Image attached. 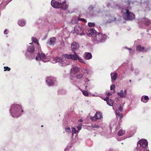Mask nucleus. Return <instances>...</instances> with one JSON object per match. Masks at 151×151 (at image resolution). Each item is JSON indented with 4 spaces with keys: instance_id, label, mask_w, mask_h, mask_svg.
<instances>
[{
    "instance_id": "f257e3e1",
    "label": "nucleus",
    "mask_w": 151,
    "mask_h": 151,
    "mask_svg": "<svg viewBox=\"0 0 151 151\" xmlns=\"http://www.w3.org/2000/svg\"><path fill=\"white\" fill-rule=\"evenodd\" d=\"M25 55L27 58L30 59H33L35 58L36 60L37 61H39L42 59V61L45 63L49 61L50 60V57L49 56L46 55L43 53L41 52L40 53L38 51L35 54V55L33 56L29 55L27 53H26Z\"/></svg>"
},
{
    "instance_id": "f03ea898",
    "label": "nucleus",
    "mask_w": 151,
    "mask_h": 151,
    "mask_svg": "<svg viewBox=\"0 0 151 151\" xmlns=\"http://www.w3.org/2000/svg\"><path fill=\"white\" fill-rule=\"evenodd\" d=\"M10 113L13 117H18L21 114V112H23L21 106L18 104H12L9 109Z\"/></svg>"
},
{
    "instance_id": "7ed1b4c3",
    "label": "nucleus",
    "mask_w": 151,
    "mask_h": 151,
    "mask_svg": "<svg viewBox=\"0 0 151 151\" xmlns=\"http://www.w3.org/2000/svg\"><path fill=\"white\" fill-rule=\"evenodd\" d=\"M106 37V34L98 33L94 36H92V41L95 43L103 42L105 41Z\"/></svg>"
},
{
    "instance_id": "20e7f679",
    "label": "nucleus",
    "mask_w": 151,
    "mask_h": 151,
    "mask_svg": "<svg viewBox=\"0 0 151 151\" xmlns=\"http://www.w3.org/2000/svg\"><path fill=\"white\" fill-rule=\"evenodd\" d=\"M66 3L65 0L63 2L60 1V2L54 0H52L51 1V5L53 8L56 9L60 8L61 10L64 11L66 10Z\"/></svg>"
},
{
    "instance_id": "39448f33",
    "label": "nucleus",
    "mask_w": 151,
    "mask_h": 151,
    "mask_svg": "<svg viewBox=\"0 0 151 151\" xmlns=\"http://www.w3.org/2000/svg\"><path fill=\"white\" fill-rule=\"evenodd\" d=\"M123 16L127 20H132L135 18V15L132 12L129 11V7H127L122 9Z\"/></svg>"
},
{
    "instance_id": "423d86ee",
    "label": "nucleus",
    "mask_w": 151,
    "mask_h": 151,
    "mask_svg": "<svg viewBox=\"0 0 151 151\" xmlns=\"http://www.w3.org/2000/svg\"><path fill=\"white\" fill-rule=\"evenodd\" d=\"M66 54L62 56V58L56 57L54 58L55 63L59 62L60 65L62 67H65L66 65Z\"/></svg>"
},
{
    "instance_id": "0eeeda50",
    "label": "nucleus",
    "mask_w": 151,
    "mask_h": 151,
    "mask_svg": "<svg viewBox=\"0 0 151 151\" xmlns=\"http://www.w3.org/2000/svg\"><path fill=\"white\" fill-rule=\"evenodd\" d=\"M32 42L29 43V44L30 45L27 46V52H26L25 53H27L29 55L33 56L35 55V54L37 53V52L35 50L34 46L32 45Z\"/></svg>"
},
{
    "instance_id": "6e6552de",
    "label": "nucleus",
    "mask_w": 151,
    "mask_h": 151,
    "mask_svg": "<svg viewBox=\"0 0 151 151\" xmlns=\"http://www.w3.org/2000/svg\"><path fill=\"white\" fill-rule=\"evenodd\" d=\"M148 143L146 141L144 140H140L137 143V147L139 148V150H144L147 147Z\"/></svg>"
},
{
    "instance_id": "1a4fd4ad",
    "label": "nucleus",
    "mask_w": 151,
    "mask_h": 151,
    "mask_svg": "<svg viewBox=\"0 0 151 151\" xmlns=\"http://www.w3.org/2000/svg\"><path fill=\"white\" fill-rule=\"evenodd\" d=\"M46 80L47 84L49 86H53L55 83L56 82V78L52 76L47 77Z\"/></svg>"
},
{
    "instance_id": "9d476101",
    "label": "nucleus",
    "mask_w": 151,
    "mask_h": 151,
    "mask_svg": "<svg viewBox=\"0 0 151 151\" xmlns=\"http://www.w3.org/2000/svg\"><path fill=\"white\" fill-rule=\"evenodd\" d=\"M74 30L76 33L78 35H84V33L82 30V27L81 26L76 25L75 27Z\"/></svg>"
},
{
    "instance_id": "9b49d317",
    "label": "nucleus",
    "mask_w": 151,
    "mask_h": 151,
    "mask_svg": "<svg viewBox=\"0 0 151 151\" xmlns=\"http://www.w3.org/2000/svg\"><path fill=\"white\" fill-rule=\"evenodd\" d=\"M73 52L75 54L74 55L67 54V58L75 60H77L78 58V55L75 52Z\"/></svg>"
},
{
    "instance_id": "f8f14e48",
    "label": "nucleus",
    "mask_w": 151,
    "mask_h": 151,
    "mask_svg": "<svg viewBox=\"0 0 151 151\" xmlns=\"http://www.w3.org/2000/svg\"><path fill=\"white\" fill-rule=\"evenodd\" d=\"M79 47V45L78 43L73 42L71 44V47L73 52L78 50Z\"/></svg>"
},
{
    "instance_id": "ddd939ff",
    "label": "nucleus",
    "mask_w": 151,
    "mask_h": 151,
    "mask_svg": "<svg viewBox=\"0 0 151 151\" xmlns=\"http://www.w3.org/2000/svg\"><path fill=\"white\" fill-rule=\"evenodd\" d=\"M96 32L93 29H91L88 30L87 33L88 36L91 37V36H94L96 34Z\"/></svg>"
},
{
    "instance_id": "4468645a",
    "label": "nucleus",
    "mask_w": 151,
    "mask_h": 151,
    "mask_svg": "<svg viewBox=\"0 0 151 151\" xmlns=\"http://www.w3.org/2000/svg\"><path fill=\"white\" fill-rule=\"evenodd\" d=\"M80 70V68L77 66H74L71 69V72L72 73L76 74L78 73Z\"/></svg>"
},
{
    "instance_id": "2eb2a0df",
    "label": "nucleus",
    "mask_w": 151,
    "mask_h": 151,
    "mask_svg": "<svg viewBox=\"0 0 151 151\" xmlns=\"http://www.w3.org/2000/svg\"><path fill=\"white\" fill-rule=\"evenodd\" d=\"M56 39L55 37L51 38L47 42V44L49 45H53L55 42Z\"/></svg>"
},
{
    "instance_id": "dca6fc26",
    "label": "nucleus",
    "mask_w": 151,
    "mask_h": 151,
    "mask_svg": "<svg viewBox=\"0 0 151 151\" xmlns=\"http://www.w3.org/2000/svg\"><path fill=\"white\" fill-rule=\"evenodd\" d=\"M117 93L118 95L121 97H125L127 94V90H125L123 92V90H122L121 91L120 93L118 92Z\"/></svg>"
},
{
    "instance_id": "f3484780",
    "label": "nucleus",
    "mask_w": 151,
    "mask_h": 151,
    "mask_svg": "<svg viewBox=\"0 0 151 151\" xmlns=\"http://www.w3.org/2000/svg\"><path fill=\"white\" fill-rule=\"evenodd\" d=\"M18 24L19 26L23 27L25 25L26 22L24 20L20 19L18 21Z\"/></svg>"
},
{
    "instance_id": "a211bd4d",
    "label": "nucleus",
    "mask_w": 151,
    "mask_h": 151,
    "mask_svg": "<svg viewBox=\"0 0 151 151\" xmlns=\"http://www.w3.org/2000/svg\"><path fill=\"white\" fill-rule=\"evenodd\" d=\"M136 50L138 51H142L144 50L145 52L147 51V50H145V47L142 46L140 45H139L137 46Z\"/></svg>"
},
{
    "instance_id": "6ab92c4d",
    "label": "nucleus",
    "mask_w": 151,
    "mask_h": 151,
    "mask_svg": "<svg viewBox=\"0 0 151 151\" xmlns=\"http://www.w3.org/2000/svg\"><path fill=\"white\" fill-rule=\"evenodd\" d=\"M84 55L85 58L86 60H89L91 58L92 55L90 52H87L85 53Z\"/></svg>"
},
{
    "instance_id": "aec40b11",
    "label": "nucleus",
    "mask_w": 151,
    "mask_h": 151,
    "mask_svg": "<svg viewBox=\"0 0 151 151\" xmlns=\"http://www.w3.org/2000/svg\"><path fill=\"white\" fill-rule=\"evenodd\" d=\"M149 100V98L147 96H142L141 98V101L144 103L147 102Z\"/></svg>"
},
{
    "instance_id": "412c9836",
    "label": "nucleus",
    "mask_w": 151,
    "mask_h": 151,
    "mask_svg": "<svg viewBox=\"0 0 151 151\" xmlns=\"http://www.w3.org/2000/svg\"><path fill=\"white\" fill-rule=\"evenodd\" d=\"M113 73H111V79L113 81L115 80L117 76V73H113V75H112Z\"/></svg>"
},
{
    "instance_id": "4be33fe9",
    "label": "nucleus",
    "mask_w": 151,
    "mask_h": 151,
    "mask_svg": "<svg viewBox=\"0 0 151 151\" xmlns=\"http://www.w3.org/2000/svg\"><path fill=\"white\" fill-rule=\"evenodd\" d=\"M107 103L109 105L112 106L114 103L113 101L111 99H109L107 101Z\"/></svg>"
},
{
    "instance_id": "5701e85b",
    "label": "nucleus",
    "mask_w": 151,
    "mask_h": 151,
    "mask_svg": "<svg viewBox=\"0 0 151 151\" xmlns=\"http://www.w3.org/2000/svg\"><path fill=\"white\" fill-rule=\"evenodd\" d=\"M125 133V131L122 130L121 129L120 130L118 133V135L119 136H122Z\"/></svg>"
},
{
    "instance_id": "b1692460",
    "label": "nucleus",
    "mask_w": 151,
    "mask_h": 151,
    "mask_svg": "<svg viewBox=\"0 0 151 151\" xmlns=\"http://www.w3.org/2000/svg\"><path fill=\"white\" fill-rule=\"evenodd\" d=\"M65 90L63 89H60L58 91V94H63L65 93Z\"/></svg>"
},
{
    "instance_id": "393cba45",
    "label": "nucleus",
    "mask_w": 151,
    "mask_h": 151,
    "mask_svg": "<svg viewBox=\"0 0 151 151\" xmlns=\"http://www.w3.org/2000/svg\"><path fill=\"white\" fill-rule=\"evenodd\" d=\"M95 115L96 117V119H101V113L100 112H96Z\"/></svg>"
},
{
    "instance_id": "a878e982",
    "label": "nucleus",
    "mask_w": 151,
    "mask_h": 151,
    "mask_svg": "<svg viewBox=\"0 0 151 151\" xmlns=\"http://www.w3.org/2000/svg\"><path fill=\"white\" fill-rule=\"evenodd\" d=\"M94 9V7L93 6H90L88 8L87 10V12L90 13L92 12Z\"/></svg>"
},
{
    "instance_id": "bb28decb",
    "label": "nucleus",
    "mask_w": 151,
    "mask_h": 151,
    "mask_svg": "<svg viewBox=\"0 0 151 151\" xmlns=\"http://www.w3.org/2000/svg\"><path fill=\"white\" fill-rule=\"evenodd\" d=\"M32 40L33 42L35 43H36L39 46L40 45L39 44L38 42V41L36 38L32 37Z\"/></svg>"
},
{
    "instance_id": "cd10ccee",
    "label": "nucleus",
    "mask_w": 151,
    "mask_h": 151,
    "mask_svg": "<svg viewBox=\"0 0 151 151\" xmlns=\"http://www.w3.org/2000/svg\"><path fill=\"white\" fill-rule=\"evenodd\" d=\"M83 77V75L81 73L77 74L76 76V78L77 79H81Z\"/></svg>"
},
{
    "instance_id": "c85d7f7f",
    "label": "nucleus",
    "mask_w": 151,
    "mask_h": 151,
    "mask_svg": "<svg viewBox=\"0 0 151 151\" xmlns=\"http://www.w3.org/2000/svg\"><path fill=\"white\" fill-rule=\"evenodd\" d=\"M116 114L120 117V119L123 117V114H121L120 111H118V110H116Z\"/></svg>"
},
{
    "instance_id": "c756f323",
    "label": "nucleus",
    "mask_w": 151,
    "mask_h": 151,
    "mask_svg": "<svg viewBox=\"0 0 151 151\" xmlns=\"http://www.w3.org/2000/svg\"><path fill=\"white\" fill-rule=\"evenodd\" d=\"M151 23L150 20L148 19L145 23V25L146 26H149Z\"/></svg>"
},
{
    "instance_id": "7c9ffc66",
    "label": "nucleus",
    "mask_w": 151,
    "mask_h": 151,
    "mask_svg": "<svg viewBox=\"0 0 151 151\" xmlns=\"http://www.w3.org/2000/svg\"><path fill=\"white\" fill-rule=\"evenodd\" d=\"M82 93L84 96H88V93L87 91H82Z\"/></svg>"
},
{
    "instance_id": "2f4dec72",
    "label": "nucleus",
    "mask_w": 151,
    "mask_h": 151,
    "mask_svg": "<svg viewBox=\"0 0 151 151\" xmlns=\"http://www.w3.org/2000/svg\"><path fill=\"white\" fill-rule=\"evenodd\" d=\"M90 119L93 122L96 121L97 119L95 115L94 116L91 117Z\"/></svg>"
},
{
    "instance_id": "473e14b6",
    "label": "nucleus",
    "mask_w": 151,
    "mask_h": 151,
    "mask_svg": "<svg viewBox=\"0 0 151 151\" xmlns=\"http://www.w3.org/2000/svg\"><path fill=\"white\" fill-rule=\"evenodd\" d=\"M72 133L73 134L74 133H76V129L74 127H71Z\"/></svg>"
},
{
    "instance_id": "72a5a7b5",
    "label": "nucleus",
    "mask_w": 151,
    "mask_h": 151,
    "mask_svg": "<svg viewBox=\"0 0 151 151\" xmlns=\"http://www.w3.org/2000/svg\"><path fill=\"white\" fill-rule=\"evenodd\" d=\"M88 25L89 27H92L94 26L95 24L94 23L89 22L88 23Z\"/></svg>"
},
{
    "instance_id": "f704fd0d",
    "label": "nucleus",
    "mask_w": 151,
    "mask_h": 151,
    "mask_svg": "<svg viewBox=\"0 0 151 151\" xmlns=\"http://www.w3.org/2000/svg\"><path fill=\"white\" fill-rule=\"evenodd\" d=\"M4 71H9L11 70V68L8 67H4Z\"/></svg>"
},
{
    "instance_id": "c9c22d12",
    "label": "nucleus",
    "mask_w": 151,
    "mask_h": 151,
    "mask_svg": "<svg viewBox=\"0 0 151 151\" xmlns=\"http://www.w3.org/2000/svg\"><path fill=\"white\" fill-rule=\"evenodd\" d=\"M77 60H78V61L81 63H85V62L83 61L82 59L81 58L79 57L78 55V58Z\"/></svg>"
},
{
    "instance_id": "e433bc0d",
    "label": "nucleus",
    "mask_w": 151,
    "mask_h": 151,
    "mask_svg": "<svg viewBox=\"0 0 151 151\" xmlns=\"http://www.w3.org/2000/svg\"><path fill=\"white\" fill-rule=\"evenodd\" d=\"M63 126L64 127L65 129L66 130V120L65 119H64L63 122Z\"/></svg>"
},
{
    "instance_id": "4c0bfd02",
    "label": "nucleus",
    "mask_w": 151,
    "mask_h": 151,
    "mask_svg": "<svg viewBox=\"0 0 151 151\" xmlns=\"http://www.w3.org/2000/svg\"><path fill=\"white\" fill-rule=\"evenodd\" d=\"M116 110H118V111H120V112H122V110L123 108L122 106H121V105H120L119 106V107L118 109H117Z\"/></svg>"
},
{
    "instance_id": "58836bf2",
    "label": "nucleus",
    "mask_w": 151,
    "mask_h": 151,
    "mask_svg": "<svg viewBox=\"0 0 151 151\" xmlns=\"http://www.w3.org/2000/svg\"><path fill=\"white\" fill-rule=\"evenodd\" d=\"M115 85L114 84H113L110 87V89L111 90H114V89L115 88Z\"/></svg>"
},
{
    "instance_id": "ea45409f",
    "label": "nucleus",
    "mask_w": 151,
    "mask_h": 151,
    "mask_svg": "<svg viewBox=\"0 0 151 151\" xmlns=\"http://www.w3.org/2000/svg\"><path fill=\"white\" fill-rule=\"evenodd\" d=\"M81 127H82V124H79L78 126H77V128L79 130H80L81 129Z\"/></svg>"
},
{
    "instance_id": "a19ab883",
    "label": "nucleus",
    "mask_w": 151,
    "mask_h": 151,
    "mask_svg": "<svg viewBox=\"0 0 151 151\" xmlns=\"http://www.w3.org/2000/svg\"><path fill=\"white\" fill-rule=\"evenodd\" d=\"M79 20H81L82 21H83V22H87L86 21V19H83V18H80L79 19Z\"/></svg>"
},
{
    "instance_id": "79ce46f5",
    "label": "nucleus",
    "mask_w": 151,
    "mask_h": 151,
    "mask_svg": "<svg viewBox=\"0 0 151 151\" xmlns=\"http://www.w3.org/2000/svg\"><path fill=\"white\" fill-rule=\"evenodd\" d=\"M7 29H6L4 31V33L5 35H6L8 34L7 32Z\"/></svg>"
},
{
    "instance_id": "37998d69",
    "label": "nucleus",
    "mask_w": 151,
    "mask_h": 151,
    "mask_svg": "<svg viewBox=\"0 0 151 151\" xmlns=\"http://www.w3.org/2000/svg\"><path fill=\"white\" fill-rule=\"evenodd\" d=\"M127 2V3L129 4V5H130V3H132V4L133 3V1H130L129 0H128Z\"/></svg>"
},
{
    "instance_id": "c03bdc74",
    "label": "nucleus",
    "mask_w": 151,
    "mask_h": 151,
    "mask_svg": "<svg viewBox=\"0 0 151 151\" xmlns=\"http://www.w3.org/2000/svg\"><path fill=\"white\" fill-rule=\"evenodd\" d=\"M109 98L108 97H106L105 99H104V100L105 101H106L109 100Z\"/></svg>"
},
{
    "instance_id": "a18cd8bd",
    "label": "nucleus",
    "mask_w": 151,
    "mask_h": 151,
    "mask_svg": "<svg viewBox=\"0 0 151 151\" xmlns=\"http://www.w3.org/2000/svg\"><path fill=\"white\" fill-rule=\"evenodd\" d=\"M106 95L108 96H109L111 95V94L109 93H108L106 94Z\"/></svg>"
},
{
    "instance_id": "49530a36",
    "label": "nucleus",
    "mask_w": 151,
    "mask_h": 151,
    "mask_svg": "<svg viewBox=\"0 0 151 151\" xmlns=\"http://www.w3.org/2000/svg\"><path fill=\"white\" fill-rule=\"evenodd\" d=\"M70 131V128H67V131Z\"/></svg>"
},
{
    "instance_id": "de8ad7c7",
    "label": "nucleus",
    "mask_w": 151,
    "mask_h": 151,
    "mask_svg": "<svg viewBox=\"0 0 151 151\" xmlns=\"http://www.w3.org/2000/svg\"><path fill=\"white\" fill-rule=\"evenodd\" d=\"M78 121L79 122H82L83 121L82 119H80L78 120Z\"/></svg>"
},
{
    "instance_id": "09e8293b",
    "label": "nucleus",
    "mask_w": 151,
    "mask_h": 151,
    "mask_svg": "<svg viewBox=\"0 0 151 151\" xmlns=\"http://www.w3.org/2000/svg\"><path fill=\"white\" fill-rule=\"evenodd\" d=\"M47 35H46L45 36H44V37H45V39L47 38Z\"/></svg>"
},
{
    "instance_id": "8fccbe9b",
    "label": "nucleus",
    "mask_w": 151,
    "mask_h": 151,
    "mask_svg": "<svg viewBox=\"0 0 151 151\" xmlns=\"http://www.w3.org/2000/svg\"><path fill=\"white\" fill-rule=\"evenodd\" d=\"M129 50H132V49L131 48H128Z\"/></svg>"
},
{
    "instance_id": "3c124183",
    "label": "nucleus",
    "mask_w": 151,
    "mask_h": 151,
    "mask_svg": "<svg viewBox=\"0 0 151 151\" xmlns=\"http://www.w3.org/2000/svg\"><path fill=\"white\" fill-rule=\"evenodd\" d=\"M129 81L130 82H131V80H129Z\"/></svg>"
},
{
    "instance_id": "603ef678",
    "label": "nucleus",
    "mask_w": 151,
    "mask_h": 151,
    "mask_svg": "<svg viewBox=\"0 0 151 151\" xmlns=\"http://www.w3.org/2000/svg\"><path fill=\"white\" fill-rule=\"evenodd\" d=\"M66 148L65 149L64 151H66Z\"/></svg>"
},
{
    "instance_id": "864d4df0",
    "label": "nucleus",
    "mask_w": 151,
    "mask_h": 151,
    "mask_svg": "<svg viewBox=\"0 0 151 151\" xmlns=\"http://www.w3.org/2000/svg\"><path fill=\"white\" fill-rule=\"evenodd\" d=\"M99 127L98 126H97L96 127Z\"/></svg>"
},
{
    "instance_id": "5fc2aeb1",
    "label": "nucleus",
    "mask_w": 151,
    "mask_h": 151,
    "mask_svg": "<svg viewBox=\"0 0 151 151\" xmlns=\"http://www.w3.org/2000/svg\"><path fill=\"white\" fill-rule=\"evenodd\" d=\"M67 6V7H66L67 9V8H68V6Z\"/></svg>"
},
{
    "instance_id": "6e6d98bb",
    "label": "nucleus",
    "mask_w": 151,
    "mask_h": 151,
    "mask_svg": "<svg viewBox=\"0 0 151 151\" xmlns=\"http://www.w3.org/2000/svg\"><path fill=\"white\" fill-rule=\"evenodd\" d=\"M43 127V125H42L41 126V127Z\"/></svg>"
},
{
    "instance_id": "4d7b16f0",
    "label": "nucleus",
    "mask_w": 151,
    "mask_h": 151,
    "mask_svg": "<svg viewBox=\"0 0 151 151\" xmlns=\"http://www.w3.org/2000/svg\"><path fill=\"white\" fill-rule=\"evenodd\" d=\"M63 38H64V36H63Z\"/></svg>"
},
{
    "instance_id": "13d9d810",
    "label": "nucleus",
    "mask_w": 151,
    "mask_h": 151,
    "mask_svg": "<svg viewBox=\"0 0 151 151\" xmlns=\"http://www.w3.org/2000/svg\"><path fill=\"white\" fill-rule=\"evenodd\" d=\"M86 88L87 87V86H86Z\"/></svg>"
}]
</instances>
